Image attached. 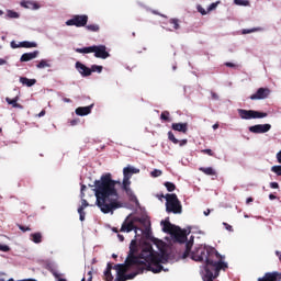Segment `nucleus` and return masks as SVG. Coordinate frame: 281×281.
Segmentation results:
<instances>
[{
	"label": "nucleus",
	"mask_w": 281,
	"mask_h": 281,
	"mask_svg": "<svg viewBox=\"0 0 281 281\" xmlns=\"http://www.w3.org/2000/svg\"><path fill=\"white\" fill-rule=\"evenodd\" d=\"M20 16H21V14H19V12L13 11V10H8L4 19H20Z\"/></svg>",
	"instance_id": "27"
},
{
	"label": "nucleus",
	"mask_w": 281,
	"mask_h": 281,
	"mask_svg": "<svg viewBox=\"0 0 281 281\" xmlns=\"http://www.w3.org/2000/svg\"><path fill=\"white\" fill-rule=\"evenodd\" d=\"M171 128L178 133H188V123H172Z\"/></svg>",
	"instance_id": "17"
},
{
	"label": "nucleus",
	"mask_w": 281,
	"mask_h": 281,
	"mask_svg": "<svg viewBox=\"0 0 281 281\" xmlns=\"http://www.w3.org/2000/svg\"><path fill=\"white\" fill-rule=\"evenodd\" d=\"M215 8H218V2H213V3H211V4L207 7L206 11H207V12H212V11H214Z\"/></svg>",
	"instance_id": "37"
},
{
	"label": "nucleus",
	"mask_w": 281,
	"mask_h": 281,
	"mask_svg": "<svg viewBox=\"0 0 281 281\" xmlns=\"http://www.w3.org/2000/svg\"><path fill=\"white\" fill-rule=\"evenodd\" d=\"M188 144V139L179 140V146L183 147Z\"/></svg>",
	"instance_id": "46"
},
{
	"label": "nucleus",
	"mask_w": 281,
	"mask_h": 281,
	"mask_svg": "<svg viewBox=\"0 0 281 281\" xmlns=\"http://www.w3.org/2000/svg\"><path fill=\"white\" fill-rule=\"evenodd\" d=\"M77 54H93V45L82 48H76Z\"/></svg>",
	"instance_id": "26"
},
{
	"label": "nucleus",
	"mask_w": 281,
	"mask_h": 281,
	"mask_svg": "<svg viewBox=\"0 0 281 281\" xmlns=\"http://www.w3.org/2000/svg\"><path fill=\"white\" fill-rule=\"evenodd\" d=\"M125 170H130L132 172V175H138L139 169L135 168V167H125Z\"/></svg>",
	"instance_id": "38"
},
{
	"label": "nucleus",
	"mask_w": 281,
	"mask_h": 281,
	"mask_svg": "<svg viewBox=\"0 0 281 281\" xmlns=\"http://www.w3.org/2000/svg\"><path fill=\"white\" fill-rule=\"evenodd\" d=\"M196 10L198 12H200V14H202V16H205V14H207V11L201 4L196 5Z\"/></svg>",
	"instance_id": "36"
},
{
	"label": "nucleus",
	"mask_w": 281,
	"mask_h": 281,
	"mask_svg": "<svg viewBox=\"0 0 281 281\" xmlns=\"http://www.w3.org/2000/svg\"><path fill=\"white\" fill-rule=\"evenodd\" d=\"M136 245L137 239H133L125 262L114 266L116 281L134 280L139 273H144V269H147V271H151L153 273H161V271H166L161 265L168 262V258L164 256V248L159 246L161 245V241L155 243L158 251L153 249V245L146 244L138 257L135 256L137 251L135 248Z\"/></svg>",
	"instance_id": "1"
},
{
	"label": "nucleus",
	"mask_w": 281,
	"mask_h": 281,
	"mask_svg": "<svg viewBox=\"0 0 281 281\" xmlns=\"http://www.w3.org/2000/svg\"><path fill=\"white\" fill-rule=\"evenodd\" d=\"M31 240L35 243V245H40V243H43V235L41 233H32Z\"/></svg>",
	"instance_id": "22"
},
{
	"label": "nucleus",
	"mask_w": 281,
	"mask_h": 281,
	"mask_svg": "<svg viewBox=\"0 0 281 281\" xmlns=\"http://www.w3.org/2000/svg\"><path fill=\"white\" fill-rule=\"evenodd\" d=\"M276 255L279 257V260H281V252L279 250L276 251Z\"/></svg>",
	"instance_id": "59"
},
{
	"label": "nucleus",
	"mask_w": 281,
	"mask_h": 281,
	"mask_svg": "<svg viewBox=\"0 0 281 281\" xmlns=\"http://www.w3.org/2000/svg\"><path fill=\"white\" fill-rule=\"evenodd\" d=\"M254 202V199L252 198H248L247 200H246V203H252Z\"/></svg>",
	"instance_id": "54"
},
{
	"label": "nucleus",
	"mask_w": 281,
	"mask_h": 281,
	"mask_svg": "<svg viewBox=\"0 0 281 281\" xmlns=\"http://www.w3.org/2000/svg\"><path fill=\"white\" fill-rule=\"evenodd\" d=\"M169 23L171 25H173V30H179L180 25H179V19H170Z\"/></svg>",
	"instance_id": "33"
},
{
	"label": "nucleus",
	"mask_w": 281,
	"mask_h": 281,
	"mask_svg": "<svg viewBox=\"0 0 281 281\" xmlns=\"http://www.w3.org/2000/svg\"><path fill=\"white\" fill-rule=\"evenodd\" d=\"M165 199H166V212H168V214H181V212H183L181 202L179 201V198H177V194L167 193L165 195Z\"/></svg>",
	"instance_id": "6"
},
{
	"label": "nucleus",
	"mask_w": 281,
	"mask_h": 281,
	"mask_svg": "<svg viewBox=\"0 0 281 281\" xmlns=\"http://www.w3.org/2000/svg\"><path fill=\"white\" fill-rule=\"evenodd\" d=\"M38 50H34L32 53H24L21 58L20 61L21 63H30V60H34V58H38Z\"/></svg>",
	"instance_id": "14"
},
{
	"label": "nucleus",
	"mask_w": 281,
	"mask_h": 281,
	"mask_svg": "<svg viewBox=\"0 0 281 281\" xmlns=\"http://www.w3.org/2000/svg\"><path fill=\"white\" fill-rule=\"evenodd\" d=\"M9 250H10V246L0 244V251L7 252Z\"/></svg>",
	"instance_id": "41"
},
{
	"label": "nucleus",
	"mask_w": 281,
	"mask_h": 281,
	"mask_svg": "<svg viewBox=\"0 0 281 281\" xmlns=\"http://www.w3.org/2000/svg\"><path fill=\"white\" fill-rule=\"evenodd\" d=\"M165 188L168 190V192H175L177 187L172 182H165Z\"/></svg>",
	"instance_id": "31"
},
{
	"label": "nucleus",
	"mask_w": 281,
	"mask_h": 281,
	"mask_svg": "<svg viewBox=\"0 0 281 281\" xmlns=\"http://www.w3.org/2000/svg\"><path fill=\"white\" fill-rule=\"evenodd\" d=\"M85 190H87V186L81 184V191L80 192H85Z\"/></svg>",
	"instance_id": "58"
},
{
	"label": "nucleus",
	"mask_w": 281,
	"mask_h": 281,
	"mask_svg": "<svg viewBox=\"0 0 281 281\" xmlns=\"http://www.w3.org/2000/svg\"><path fill=\"white\" fill-rule=\"evenodd\" d=\"M160 120H164V122H168V121L170 120V112L164 111V112L160 114Z\"/></svg>",
	"instance_id": "32"
},
{
	"label": "nucleus",
	"mask_w": 281,
	"mask_h": 281,
	"mask_svg": "<svg viewBox=\"0 0 281 281\" xmlns=\"http://www.w3.org/2000/svg\"><path fill=\"white\" fill-rule=\"evenodd\" d=\"M81 201L85 199V191H80Z\"/></svg>",
	"instance_id": "61"
},
{
	"label": "nucleus",
	"mask_w": 281,
	"mask_h": 281,
	"mask_svg": "<svg viewBox=\"0 0 281 281\" xmlns=\"http://www.w3.org/2000/svg\"><path fill=\"white\" fill-rule=\"evenodd\" d=\"M89 207V202L87 200L82 199L81 200V205L78 207V214H79V221H85V209Z\"/></svg>",
	"instance_id": "16"
},
{
	"label": "nucleus",
	"mask_w": 281,
	"mask_h": 281,
	"mask_svg": "<svg viewBox=\"0 0 281 281\" xmlns=\"http://www.w3.org/2000/svg\"><path fill=\"white\" fill-rule=\"evenodd\" d=\"M52 67V61L49 59H41L38 64H36V69H47Z\"/></svg>",
	"instance_id": "19"
},
{
	"label": "nucleus",
	"mask_w": 281,
	"mask_h": 281,
	"mask_svg": "<svg viewBox=\"0 0 281 281\" xmlns=\"http://www.w3.org/2000/svg\"><path fill=\"white\" fill-rule=\"evenodd\" d=\"M271 172H274V175H277V177H281V165L272 166Z\"/></svg>",
	"instance_id": "29"
},
{
	"label": "nucleus",
	"mask_w": 281,
	"mask_h": 281,
	"mask_svg": "<svg viewBox=\"0 0 281 281\" xmlns=\"http://www.w3.org/2000/svg\"><path fill=\"white\" fill-rule=\"evenodd\" d=\"M224 227L227 229V232H234V228L232 227V225L227 224V223H223Z\"/></svg>",
	"instance_id": "44"
},
{
	"label": "nucleus",
	"mask_w": 281,
	"mask_h": 281,
	"mask_svg": "<svg viewBox=\"0 0 281 281\" xmlns=\"http://www.w3.org/2000/svg\"><path fill=\"white\" fill-rule=\"evenodd\" d=\"M133 173L128 169H123V181L113 180L111 178V173L102 175L99 180L94 181L93 186L90 188H94L93 192L95 195V205H98L99 210L103 214H113L115 210H120L122 207V203L120 202V193L117 192V188H122V190L127 194L130 201L137 203V196L131 189V178Z\"/></svg>",
	"instance_id": "2"
},
{
	"label": "nucleus",
	"mask_w": 281,
	"mask_h": 281,
	"mask_svg": "<svg viewBox=\"0 0 281 281\" xmlns=\"http://www.w3.org/2000/svg\"><path fill=\"white\" fill-rule=\"evenodd\" d=\"M112 258H117V255L116 254H112Z\"/></svg>",
	"instance_id": "62"
},
{
	"label": "nucleus",
	"mask_w": 281,
	"mask_h": 281,
	"mask_svg": "<svg viewBox=\"0 0 281 281\" xmlns=\"http://www.w3.org/2000/svg\"><path fill=\"white\" fill-rule=\"evenodd\" d=\"M20 46L24 47L25 49H32V47H37L38 44H36V42H20Z\"/></svg>",
	"instance_id": "25"
},
{
	"label": "nucleus",
	"mask_w": 281,
	"mask_h": 281,
	"mask_svg": "<svg viewBox=\"0 0 281 281\" xmlns=\"http://www.w3.org/2000/svg\"><path fill=\"white\" fill-rule=\"evenodd\" d=\"M92 54H94L95 58H101L102 60H106V58L111 57V54L106 52V46L104 45H93Z\"/></svg>",
	"instance_id": "10"
},
{
	"label": "nucleus",
	"mask_w": 281,
	"mask_h": 281,
	"mask_svg": "<svg viewBox=\"0 0 281 281\" xmlns=\"http://www.w3.org/2000/svg\"><path fill=\"white\" fill-rule=\"evenodd\" d=\"M76 124H78V121H76V120L70 121L71 126H76Z\"/></svg>",
	"instance_id": "53"
},
{
	"label": "nucleus",
	"mask_w": 281,
	"mask_h": 281,
	"mask_svg": "<svg viewBox=\"0 0 281 281\" xmlns=\"http://www.w3.org/2000/svg\"><path fill=\"white\" fill-rule=\"evenodd\" d=\"M150 176L154 178L161 177V170L155 169L154 171L150 172Z\"/></svg>",
	"instance_id": "39"
},
{
	"label": "nucleus",
	"mask_w": 281,
	"mask_h": 281,
	"mask_svg": "<svg viewBox=\"0 0 281 281\" xmlns=\"http://www.w3.org/2000/svg\"><path fill=\"white\" fill-rule=\"evenodd\" d=\"M117 238H119V240H120L121 243H124V235L119 234V235H117Z\"/></svg>",
	"instance_id": "52"
},
{
	"label": "nucleus",
	"mask_w": 281,
	"mask_h": 281,
	"mask_svg": "<svg viewBox=\"0 0 281 281\" xmlns=\"http://www.w3.org/2000/svg\"><path fill=\"white\" fill-rule=\"evenodd\" d=\"M86 30H88V32H100V25L98 24H86Z\"/></svg>",
	"instance_id": "28"
},
{
	"label": "nucleus",
	"mask_w": 281,
	"mask_h": 281,
	"mask_svg": "<svg viewBox=\"0 0 281 281\" xmlns=\"http://www.w3.org/2000/svg\"><path fill=\"white\" fill-rule=\"evenodd\" d=\"M21 232H30V227H25V226H19Z\"/></svg>",
	"instance_id": "49"
},
{
	"label": "nucleus",
	"mask_w": 281,
	"mask_h": 281,
	"mask_svg": "<svg viewBox=\"0 0 281 281\" xmlns=\"http://www.w3.org/2000/svg\"><path fill=\"white\" fill-rule=\"evenodd\" d=\"M225 66L234 68V67H236V64L227 61V63H225Z\"/></svg>",
	"instance_id": "47"
},
{
	"label": "nucleus",
	"mask_w": 281,
	"mask_h": 281,
	"mask_svg": "<svg viewBox=\"0 0 281 281\" xmlns=\"http://www.w3.org/2000/svg\"><path fill=\"white\" fill-rule=\"evenodd\" d=\"M202 153H204L205 155H209L210 157L214 156V153L212 151V149H203Z\"/></svg>",
	"instance_id": "43"
},
{
	"label": "nucleus",
	"mask_w": 281,
	"mask_h": 281,
	"mask_svg": "<svg viewBox=\"0 0 281 281\" xmlns=\"http://www.w3.org/2000/svg\"><path fill=\"white\" fill-rule=\"evenodd\" d=\"M21 85L24 87H34L36 85V79H29L27 77H20Z\"/></svg>",
	"instance_id": "18"
},
{
	"label": "nucleus",
	"mask_w": 281,
	"mask_h": 281,
	"mask_svg": "<svg viewBox=\"0 0 281 281\" xmlns=\"http://www.w3.org/2000/svg\"><path fill=\"white\" fill-rule=\"evenodd\" d=\"M168 139L172 142V144H179V139L175 137V134L172 132H168Z\"/></svg>",
	"instance_id": "34"
},
{
	"label": "nucleus",
	"mask_w": 281,
	"mask_h": 281,
	"mask_svg": "<svg viewBox=\"0 0 281 281\" xmlns=\"http://www.w3.org/2000/svg\"><path fill=\"white\" fill-rule=\"evenodd\" d=\"M234 3H235V5H244V7L249 5L248 0H234Z\"/></svg>",
	"instance_id": "35"
},
{
	"label": "nucleus",
	"mask_w": 281,
	"mask_h": 281,
	"mask_svg": "<svg viewBox=\"0 0 281 281\" xmlns=\"http://www.w3.org/2000/svg\"><path fill=\"white\" fill-rule=\"evenodd\" d=\"M269 199H270V201H276V199H278V196L273 195V193H270Z\"/></svg>",
	"instance_id": "51"
},
{
	"label": "nucleus",
	"mask_w": 281,
	"mask_h": 281,
	"mask_svg": "<svg viewBox=\"0 0 281 281\" xmlns=\"http://www.w3.org/2000/svg\"><path fill=\"white\" fill-rule=\"evenodd\" d=\"M0 16H3V10H0Z\"/></svg>",
	"instance_id": "63"
},
{
	"label": "nucleus",
	"mask_w": 281,
	"mask_h": 281,
	"mask_svg": "<svg viewBox=\"0 0 281 281\" xmlns=\"http://www.w3.org/2000/svg\"><path fill=\"white\" fill-rule=\"evenodd\" d=\"M200 171L209 177H214V175H216V171L212 167H200Z\"/></svg>",
	"instance_id": "23"
},
{
	"label": "nucleus",
	"mask_w": 281,
	"mask_h": 281,
	"mask_svg": "<svg viewBox=\"0 0 281 281\" xmlns=\"http://www.w3.org/2000/svg\"><path fill=\"white\" fill-rule=\"evenodd\" d=\"M254 32H265V29L257 26V27H252V29L241 30V34H254Z\"/></svg>",
	"instance_id": "24"
},
{
	"label": "nucleus",
	"mask_w": 281,
	"mask_h": 281,
	"mask_svg": "<svg viewBox=\"0 0 281 281\" xmlns=\"http://www.w3.org/2000/svg\"><path fill=\"white\" fill-rule=\"evenodd\" d=\"M102 66H98V65H92L90 68L91 74L97 72V74H102Z\"/></svg>",
	"instance_id": "30"
},
{
	"label": "nucleus",
	"mask_w": 281,
	"mask_h": 281,
	"mask_svg": "<svg viewBox=\"0 0 281 281\" xmlns=\"http://www.w3.org/2000/svg\"><path fill=\"white\" fill-rule=\"evenodd\" d=\"M63 101L66 102V103H69V102H71V99L64 98Z\"/></svg>",
	"instance_id": "55"
},
{
	"label": "nucleus",
	"mask_w": 281,
	"mask_h": 281,
	"mask_svg": "<svg viewBox=\"0 0 281 281\" xmlns=\"http://www.w3.org/2000/svg\"><path fill=\"white\" fill-rule=\"evenodd\" d=\"M153 12V14H159V12H157V11H151Z\"/></svg>",
	"instance_id": "64"
},
{
	"label": "nucleus",
	"mask_w": 281,
	"mask_h": 281,
	"mask_svg": "<svg viewBox=\"0 0 281 281\" xmlns=\"http://www.w3.org/2000/svg\"><path fill=\"white\" fill-rule=\"evenodd\" d=\"M212 100H220V97L216 92H211Z\"/></svg>",
	"instance_id": "45"
},
{
	"label": "nucleus",
	"mask_w": 281,
	"mask_h": 281,
	"mask_svg": "<svg viewBox=\"0 0 281 281\" xmlns=\"http://www.w3.org/2000/svg\"><path fill=\"white\" fill-rule=\"evenodd\" d=\"M210 212H211L210 209L204 211V216H210Z\"/></svg>",
	"instance_id": "57"
},
{
	"label": "nucleus",
	"mask_w": 281,
	"mask_h": 281,
	"mask_svg": "<svg viewBox=\"0 0 281 281\" xmlns=\"http://www.w3.org/2000/svg\"><path fill=\"white\" fill-rule=\"evenodd\" d=\"M11 47H12V49H19V47H22L21 42L16 44V42L12 41L11 42Z\"/></svg>",
	"instance_id": "40"
},
{
	"label": "nucleus",
	"mask_w": 281,
	"mask_h": 281,
	"mask_svg": "<svg viewBox=\"0 0 281 281\" xmlns=\"http://www.w3.org/2000/svg\"><path fill=\"white\" fill-rule=\"evenodd\" d=\"M270 188L272 190H278V188H280V184H278V182H270Z\"/></svg>",
	"instance_id": "42"
},
{
	"label": "nucleus",
	"mask_w": 281,
	"mask_h": 281,
	"mask_svg": "<svg viewBox=\"0 0 281 281\" xmlns=\"http://www.w3.org/2000/svg\"><path fill=\"white\" fill-rule=\"evenodd\" d=\"M37 117H45V110H42L38 114Z\"/></svg>",
	"instance_id": "50"
},
{
	"label": "nucleus",
	"mask_w": 281,
	"mask_h": 281,
	"mask_svg": "<svg viewBox=\"0 0 281 281\" xmlns=\"http://www.w3.org/2000/svg\"><path fill=\"white\" fill-rule=\"evenodd\" d=\"M5 102L11 104L13 106V109H23V105L18 103L19 102V97H15L13 99L5 98Z\"/></svg>",
	"instance_id": "21"
},
{
	"label": "nucleus",
	"mask_w": 281,
	"mask_h": 281,
	"mask_svg": "<svg viewBox=\"0 0 281 281\" xmlns=\"http://www.w3.org/2000/svg\"><path fill=\"white\" fill-rule=\"evenodd\" d=\"M5 63H7L5 59L0 58V66H1V65H5Z\"/></svg>",
	"instance_id": "56"
},
{
	"label": "nucleus",
	"mask_w": 281,
	"mask_h": 281,
	"mask_svg": "<svg viewBox=\"0 0 281 281\" xmlns=\"http://www.w3.org/2000/svg\"><path fill=\"white\" fill-rule=\"evenodd\" d=\"M87 23H89V15L87 14H76L66 21L68 27H86Z\"/></svg>",
	"instance_id": "8"
},
{
	"label": "nucleus",
	"mask_w": 281,
	"mask_h": 281,
	"mask_svg": "<svg viewBox=\"0 0 281 281\" xmlns=\"http://www.w3.org/2000/svg\"><path fill=\"white\" fill-rule=\"evenodd\" d=\"M77 71L83 77L91 76V68L87 67L85 64L77 61L75 64Z\"/></svg>",
	"instance_id": "12"
},
{
	"label": "nucleus",
	"mask_w": 281,
	"mask_h": 281,
	"mask_svg": "<svg viewBox=\"0 0 281 281\" xmlns=\"http://www.w3.org/2000/svg\"><path fill=\"white\" fill-rule=\"evenodd\" d=\"M237 113L240 120H263V117H267L269 115L266 112L245 109H238Z\"/></svg>",
	"instance_id": "7"
},
{
	"label": "nucleus",
	"mask_w": 281,
	"mask_h": 281,
	"mask_svg": "<svg viewBox=\"0 0 281 281\" xmlns=\"http://www.w3.org/2000/svg\"><path fill=\"white\" fill-rule=\"evenodd\" d=\"M249 133H254L255 135H262L265 133H269L271 131V124H257L248 127Z\"/></svg>",
	"instance_id": "9"
},
{
	"label": "nucleus",
	"mask_w": 281,
	"mask_h": 281,
	"mask_svg": "<svg viewBox=\"0 0 281 281\" xmlns=\"http://www.w3.org/2000/svg\"><path fill=\"white\" fill-rule=\"evenodd\" d=\"M20 5L26 10H41V5L35 1H22Z\"/></svg>",
	"instance_id": "15"
},
{
	"label": "nucleus",
	"mask_w": 281,
	"mask_h": 281,
	"mask_svg": "<svg viewBox=\"0 0 281 281\" xmlns=\"http://www.w3.org/2000/svg\"><path fill=\"white\" fill-rule=\"evenodd\" d=\"M160 225L162 227V232H165V234H170L176 243H180V245H183V243H186V250L182 255V258H188V256H190L192 245H194V236H191L190 240H188V234H190V228L181 229V227L171 224L170 218L168 217L165 221H161Z\"/></svg>",
	"instance_id": "5"
},
{
	"label": "nucleus",
	"mask_w": 281,
	"mask_h": 281,
	"mask_svg": "<svg viewBox=\"0 0 281 281\" xmlns=\"http://www.w3.org/2000/svg\"><path fill=\"white\" fill-rule=\"evenodd\" d=\"M191 258L195 262H204L200 268L203 281L216 280V278L221 276V271H225L229 267L227 262L222 259L215 261L214 258H223V256H221L214 247L207 245L195 246L194 250L191 252Z\"/></svg>",
	"instance_id": "3"
},
{
	"label": "nucleus",
	"mask_w": 281,
	"mask_h": 281,
	"mask_svg": "<svg viewBox=\"0 0 281 281\" xmlns=\"http://www.w3.org/2000/svg\"><path fill=\"white\" fill-rule=\"evenodd\" d=\"M271 94V90L269 88H259L254 94L249 98L250 100H267Z\"/></svg>",
	"instance_id": "11"
},
{
	"label": "nucleus",
	"mask_w": 281,
	"mask_h": 281,
	"mask_svg": "<svg viewBox=\"0 0 281 281\" xmlns=\"http://www.w3.org/2000/svg\"><path fill=\"white\" fill-rule=\"evenodd\" d=\"M218 128V123H215L214 125H213V131H216Z\"/></svg>",
	"instance_id": "60"
},
{
	"label": "nucleus",
	"mask_w": 281,
	"mask_h": 281,
	"mask_svg": "<svg viewBox=\"0 0 281 281\" xmlns=\"http://www.w3.org/2000/svg\"><path fill=\"white\" fill-rule=\"evenodd\" d=\"M93 109V104H90L88 106H79L75 110L76 115H79V117H85L86 115H91V111Z\"/></svg>",
	"instance_id": "13"
},
{
	"label": "nucleus",
	"mask_w": 281,
	"mask_h": 281,
	"mask_svg": "<svg viewBox=\"0 0 281 281\" xmlns=\"http://www.w3.org/2000/svg\"><path fill=\"white\" fill-rule=\"evenodd\" d=\"M120 232L124 234H131V232H134L135 238H142V236L150 238V220L146 216L132 217L128 215L123 222Z\"/></svg>",
	"instance_id": "4"
},
{
	"label": "nucleus",
	"mask_w": 281,
	"mask_h": 281,
	"mask_svg": "<svg viewBox=\"0 0 281 281\" xmlns=\"http://www.w3.org/2000/svg\"><path fill=\"white\" fill-rule=\"evenodd\" d=\"M111 269H113V263L108 262L106 269L103 272L106 281H113V274H111Z\"/></svg>",
	"instance_id": "20"
},
{
	"label": "nucleus",
	"mask_w": 281,
	"mask_h": 281,
	"mask_svg": "<svg viewBox=\"0 0 281 281\" xmlns=\"http://www.w3.org/2000/svg\"><path fill=\"white\" fill-rule=\"evenodd\" d=\"M277 161L278 164H281V150L277 153Z\"/></svg>",
	"instance_id": "48"
}]
</instances>
